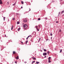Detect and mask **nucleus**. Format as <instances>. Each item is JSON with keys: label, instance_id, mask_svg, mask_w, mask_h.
<instances>
[{"label": "nucleus", "instance_id": "1", "mask_svg": "<svg viewBox=\"0 0 64 64\" xmlns=\"http://www.w3.org/2000/svg\"><path fill=\"white\" fill-rule=\"evenodd\" d=\"M24 27L25 29H27V28L28 27L27 24H26L24 25Z\"/></svg>", "mask_w": 64, "mask_h": 64}, {"label": "nucleus", "instance_id": "2", "mask_svg": "<svg viewBox=\"0 0 64 64\" xmlns=\"http://www.w3.org/2000/svg\"><path fill=\"white\" fill-rule=\"evenodd\" d=\"M23 21L24 22H27V19L26 18H24V19Z\"/></svg>", "mask_w": 64, "mask_h": 64}, {"label": "nucleus", "instance_id": "3", "mask_svg": "<svg viewBox=\"0 0 64 64\" xmlns=\"http://www.w3.org/2000/svg\"><path fill=\"white\" fill-rule=\"evenodd\" d=\"M43 55L44 56H46V55H47V53L46 52L43 53Z\"/></svg>", "mask_w": 64, "mask_h": 64}, {"label": "nucleus", "instance_id": "4", "mask_svg": "<svg viewBox=\"0 0 64 64\" xmlns=\"http://www.w3.org/2000/svg\"><path fill=\"white\" fill-rule=\"evenodd\" d=\"M3 4V3L2 2V0H0V4Z\"/></svg>", "mask_w": 64, "mask_h": 64}, {"label": "nucleus", "instance_id": "5", "mask_svg": "<svg viewBox=\"0 0 64 64\" xmlns=\"http://www.w3.org/2000/svg\"><path fill=\"white\" fill-rule=\"evenodd\" d=\"M13 27H14V26L13 25H12L11 29V30H13Z\"/></svg>", "mask_w": 64, "mask_h": 64}, {"label": "nucleus", "instance_id": "6", "mask_svg": "<svg viewBox=\"0 0 64 64\" xmlns=\"http://www.w3.org/2000/svg\"><path fill=\"white\" fill-rule=\"evenodd\" d=\"M16 59H19V56H17V57H16Z\"/></svg>", "mask_w": 64, "mask_h": 64}, {"label": "nucleus", "instance_id": "7", "mask_svg": "<svg viewBox=\"0 0 64 64\" xmlns=\"http://www.w3.org/2000/svg\"><path fill=\"white\" fill-rule=\"evenodd\" d=\"M16 23L17 24H20V22H18Z\"/></svg>", "mask_w": 64, "mask_h": 64}, {"label": "nucleus", "instance_id": "8", "mask_svg": "<svg viewBox=\"0 0 64 64\" xmlns=\"http://www.w3.org/2000/svg\"><path fill=\"white\" fill-rule=\"evenodd\" d=\"M28 42V40H26V44H27Z\"/></svg>", "mask_w": 64, "mask_h": 64}, {"label": "nucleus", "instance_id": "9", "mask_svg": "<svg viewBox=\"0 0 64 64\" xmlns=\"http://www.w3.org/2000/svg\"><path fill=\"white\" fill-rule=\"evenodd\" d=\"M40 40H41V38H39V40H38V42H39L40 41Z\"/></svg>", "mask_w": 64, "mask_h": 64}, {"label": "nucleus", "instance_id": "10", "mask_svg": "<svg viewBox=\"0 0 64 64\" xmlns=\"http://www.w3.org/2000/svg\"><path fill=\"white\" fill-rule=\"evenodd\" d=\"M51 57H49L48 58V60H50V59H51Z\"/></svg>", "mask_w": 64, "mask_h": 64}, {"label": "nucleus", "instance_id": "11", "mask_svg": "<svg viewBox=\"0 0 64 64\" xmlns=\"http://www.w3.org/2000/svg\"><path fill=\"white\" fill-rule=\"evenodd\" d=\"M64 12V10H63V11H62V12H61V13L62 14V13H63Z\"/></svg>", "mask_w": 64, "mask_h": 64}, {"label": "nucleus", "instance_id": "12", "mask_svg": "<svg viewBox=\"0 0 64 64\" xmlns=\"http://www.w3.org/2000/svg\"><path fill=\"white\" fill-rule=\"evenodd\" d=\"M48 62H49V63H51V61L50 60H48Z\"/></svg>", "mask_w": 64, "mask_h": 64}, {"label": "nucleus", "instance_id": "13", "mask_svg": "<svg viewBox=\"0 0 64 64\" xmlns=\"http://www.w3.org/2000/svg\"><path fill=\"white\" fill-rule=\"evenodd\" d=\"M38 28V26H36V29H38V28Z\"/></svg>", "mask_w": 64, "mask_h": 64}, {"label": "nucleus", "instance_id": "14", "mask_svg": "<svg viewBox=\"0 0 64 64\" xmlns=\"http://www.w3.org/2000/svg\"><path fill=\"white\" fill-rule=\"evenodd\" d=\"M62 50L61 49L60 50V53H61V52H62Z\"/></svg>", "mask_w": 64, "mask_h": 64}, {"label": "nucleus", "instance_id": "15", "mask_svg": "<svg viewBox=\"0 0 64 64\" xmlns=\"http://www.w3.org/2000/svg\"><path fill=\"white\" fill-rule=\"evenodd\" d=\"M36 64H39V62H36Z\"/></svg>", "mask_w": 64, "mask_h": 64}, {"label": "nucleus", "instance_id": "16", "mask_svg": "<svg viewBox=\"0 0 64 64\" xmlns=\"http://www.w3.org/2000/svg\"><path fill=\"white\" fill-rule=\"evenodd\" d=\"M21 3L22 4H24V2H23V1H22L21 2Z\"/></svg>", "mask_w": 64, "mask_h": 64}, {"label": "nucleus", "instance_id": "17", "mask_svg": "<svg viewBox=\"0 0 64 64\" xmlns=\"http://www.w3.org/2000/svg\"><path fill=\"white\" fill-rule=\"evenodd\" d=\"M45 19H46V20H47V19H48V18H47V17H46V18H45Z\"/></svg>", "mask_w": 64, "mask_h": 64}, {"label": "nucleus", "instance_id": "18", "mask_svg": "<svg viewBox=\"0 0 64 64\" xmlns=\"http://www.w3.org/2000/svg\"><path fill=\"white\" fill-rule=\"evenodd\" d=\"M15 3H15L14 4H12L13 6H14L15 5H16V4H15Z\"/></svg>", "mask_w": 64, "mask_h": 64}, {"label": "nucleus", "instance_id": "19", "mask_svg": "<svg viewBox=\"0 0 64 64\" xmlns=\"http://www.w3.org/2000/svg\"><path fill=\"white\" fill-rule=\"evenodd\" d=\"M38 20H41V18H39L38 19Z\"/></svg>", "mask_w": 64, "mask_h": 64}, {"label": "nucleus", "instance_id": "20", "mask_svg": "<svg viewBox=\"0 0 64 64\" xmlns=\"http://www.w3.org/2000/svg\"><path fill=\"white\" fill-rule=\"evenodd\" d=\"M36 30L38 31H39V30L38 29V28H37Z\"/></svg>", "mask_w": 64, "mask_h": 64}, {"label": "nucleus", "instance_id": "21", "mask_svg": "<svg viewBox=\"0 0 64 64\" xmlns=\"http://www.w3.org/2000/svg\"><path fill=\"white\" fill-rule=\"evenodd\" d=\"M20 30V28H18V31H19V30Z\"/></svg>", "mask_w": 64, "mask_h": 64}, {"label": "nucleus", "instance_id": "22", "mask_svg": "<svg viewBox=\"0 0 64 64\" xmlns=\"http://www.w3.org/2000/svg\"><path fill=\"white\" fill-rule=\"evenodd\" d=\"M5 17H4V21H5Z\"/></svg>", "mask_w": 64, "mask_h": 64}, {"label": "nucleus", "instance_id": "23", "mask_svg": "<svg viewBox=\"0 0 64 64\" xmlns=\"http://www.w3.org/2000/svg\"><path fill=\"white\" fill-rule=\"evenodd\" d=\"M44 52H46V50L45 49H44Z\"/></svg>", "mask_w": 64, "mask_h": 64}, {"label": "nucleus", "instance_id": "24", "mask_svg": "<svg viewBox=\"0 0 64 64\" xmlns=\"http://www.w3.org/2000/svg\"><path fill=\"white\" fill-rule=\"evenodd\" d=\"M49 51H48L47 52V53L48 54H49Z\"/></svg>", "mask_w": 64, "mask_h": 64}, {"label": "nucleus", "instance_id": "25", "mask_svg": "<svg viewBox=\"0 0 64 64\" xmlns=\"http://www.w3.org/2000/svg\"><path fill=\"white\" fill-rule=\"evenodd\" d=\"M16 53V52H15L14 51L13 52V54H15V53Z\"/></svg>", "mask_w": 64, "mask_h": 64}, {"label": "nucleus", "instance_id": "26", "mask_svg": "<svg viewBox=\"0 0 64 64\" xmlns=\"http://www.w3.org/2000/svg\"><path fill=\"white\" fill-rule=\"evenodd\" d=\"M58 32H61V30H60Z\"/></svg>", "mask_w": 64, "mask_h": 64}, {"label": "nucleus", "instance_id": "27", "mask_svg": "<svg viewBox=\"0 0 64 64\" xmlns=\"http://www.w3.org/2000/svg\"><path fill=\"white\" fill-rule=\"evenodd\" d=\"M15 63H16V64H17V61H15Z\"/></svg>", "mask_w": 64, "mask_h": 64}, {"label": "nucleus", "instance_id": "28", "mask_svg": "<svg viewBox=\"0 0 64 64\" xmlns=\"http://www.w3.org/2000/svg\"><path fill=\"white\" fill-rule=\"evenodd\" d=\"M13 20H15V18H13Z\"/></svg>", "mask_w": 64, "mask_h": 64}, {"label": "nucleus", "instance_id": "29", "mask_svg": "<svg viewBox=\"0 0 64 64\" xmlns=\"http://www.w3.org/2000/svg\"><path fill=\"white\" fill-rule=\"evenodd\" d=\"M56 23H58V21H56Z\"/></svg>", "mask_w": 64, "mask_h": 64}, {"label": "nucleus", "instance_id": "30", "mask_svg": "<svg viewBox=\"0 0 64 64\" xmlns=\"http://www.w3.org/2000/svg\"><path fill=\"white\" fill-rule=\"evenodd\" d=\"M50 35L51 36H52V33H50Z\"/></svg>", "mask_w": 64, "mask_h": 64}, {"label": "nucleus", "instance_id": "31", "mask_svg": "<svg viewBox=\"0 0 64 64\" xmlns=\"http://www.w3.org/2000/svg\"><path fill=\"white\" fill-rule=\"evenodd\" d=\"M34 60H36V58H34Z\"/></svg>", "mask_w": 64, "mask_h": 64}, {"label": "nucleus", "instance_id": "32", "mask_svg": "<svg viewBox=\"0 0 64 64\" xmlns=\"http://www.w3.org/2000/svg\"><path fill=\"white\" fill-rule=\"evenodd\" d=\"M38 27H39V28L40 27V25H38Z\"/></svg>", "mask_w": 64, "mask_h": 64}, {"label": "nucleus", "instance_id": "33", "mask_svg": "<svg viewBox=\"0 0 64 64\" xmlns=\"http://www.w3.org/2000/svg\"><path fill=\"white\" fill-rule=\"evenodd\" d=\"M30 37V36H29L28 37V38H29V37Z\"/></svg>", "mask_w": 64, "mask_h": 64}, {"label": "nucleus", "instance_id": "34", "mask_svg": "<svg viewBox=\"0 0 64 64\" xmlns=\"http://www.w3.org/2000/svg\"><path fill=\"white\" fill-rule=\"evenodd\" d=\"M21 43H22V44H23V42L22 41H21Z\"/></svg>", "mask_w": 64, "mask_h": 64}, {"label": "nucleus", "instance_id": "35", "mask_svg": "<svg viewBox=\"0 0 64 64\" xmlns=\"http://www.w3.org/2000/svg\"><path fill=\"white\" fill-rule=\"evenodd\" d=\"M59 14H58V16H59V14H60V12H59Z\"/></svg>", "mask_w": 64, "mask_h": 64}, {"label": "nucleus", "instance_id": "36", "mask_svg": "<svg viewBox=\"0 0 64 64\" xmlns=\"http://www.w3.org/2000/svg\"><path fill=\"white\" fill-rule=\"evenodd\" d=\"M28 37H27V38H26V40H28Z\"/></svg>", "mask_w": 64, "mask_h": 64}, {"label": "nucleus", "instance_id": "37", "mask_svg": "<svg viewBox=\"0 0 64 64\" xmlns=\"http://www.w3.org/2000/svg\"><path fill=\"white\" fill-rule=\"evenodd\" d=\"M24 63H27V62H24Z\"/></svg>", "mask_w": 64, "mask_h": 64}, {"label": "nucleus", "instance_id": "38", "mask_svg": "<svg viewBox=\"0 0 64 64\" xmlns=\"http://www.w3.org/2000/svg\"><path fill=\"white\" fill-rule=\"evenodd\" d=\"M29 9L30 10L28 11H31V9H30V8H29Z\"/></svg>", "mask_w": 64, "mask_h": 64}, {"label": "nucleus", "instance_id": "39", "mask_svg": "<svg viewBox=\"0 0 64 64\" xmlns=\"http://www.w3.org/2000/svg\"><path fill=\"white\" fill-rule=\"evenodd\" d=\"M46 57H47V56H45L44 57V58H46Z\"/></svg>", "mask_w": 64, "mask_h": 64}, {"label": "nucleus", "instance_id": "40", "mask_svg": "<svg viewBox=\"0 0 64 64\" xmlns=\"http://www.w3.org/2000/svg\"><path fill=\"white\" fill-rule=\"evenodd\" d=\"M48 40H49V39H47L46 40V41H48Z\"/></svg>", "mask_w": 64, "mask_h": 64}, {"label": "nucleus", "instance_id": "41", "mask_svg": "<svg viewBox=\"0 0 64 64\" xmlns=\"http://www.w3.org/2000/svg\"><path fill=\"white\" fill-rule=\"evenodd\" d=\"M7 3L8 4H8H9V2H7Z\"/></svg>", "mask_w": 64, "mask_h": 64}, {"label": "nucleus", "instance_id": "42", "mask_svg": "<svg viewBox=\"0 0 64 64\" xmlns=\"http://www.w3.org/2000/svg\"><path fill=\"white\" fill-rule=\"evenodd\" d=\"M21 9L23 8V7L21 6Z\"/></svg>", "mask_w": 64, "mask_h": 64}, {"label": "nucleus", "instance_id": "43", "mask_svg": "<svg viewBox=\"0 0 64 64\" xmlns=\"http://www.w3.org/2000/svg\"><path fill=\"white\" fill-rule=\"evenodd\" d=\"M52 37H51V39H52Z\"/></svg>", "mask_w": 64, "mask_h": 64}, {"label": "nucleus", "instance_id": "44", "mask_svg": "<svg viewBox=\"0 0 64 64\" xmlns=\"http://www.w3.org/2000/svg\"><path fill=\"white\" fill-rule=\"evenodd\" d=\"M5 37H6V34H5Z\"/></svg>", "mask_w": 64, "mask_h": 64}, {"label": "nucleus", "instance_id": "45", "mask_svg": "<svg viewBox=\"0 0 64 64\" xmlns=\"http://www.w3.org/2000/svg\"><path fill=\"white\" fill-rule=\"evenodd\" d=\"M16 14L17 15H18V14Z\"/></svg>", "mask_w": 64, "mask_h": 64}, {"label": "nucleus", "instance_id": "46", "mask_svg": "<svg viewBox=\"0 0 64 64\" xmlns=\"http://www.w3.org/2000/svg\"><path fill=\"white\" fill-rule=\"evenodd\" d=\"M9 21V20H8V21Z\"/></svg>", "mask_w": 64, "mask_h": 64}, {"label": "nucleus", "instance_id": "47", "mask_svg": "<svg viewBox=\"0 0 64 64\" xmlns=\"http://www.w3.org/2000/svg\"><path fill=\"white\" fill-rule=\"evenodd\" d=\"M4 48H6V47H5V46L4 47Z\"/></svg>", "mask_w": 64, "mask_h": 64}, {"label": "nucleus", "instance_id": "48", "mask_svg": "<svg viewBox=\"0 0 64 64\" xmlns=\"http://www.w3.org/2000/svg\"><path fill=\"white\" fill-rule=\"evenodd\" d=\"M12 64H13V62H12Z\"/></svg>", "mask_w": 64, "mask_h": 64}, {"label": "nucleus", "instance_id": "49", "mask_svg": "<svg viewBox=\"0 0 64 64\" xmlns=\"http://www.w3.org/2000/svg\"><path fill=\"white\" fill-rule=\"evenodd\" d=\"M34 35L35 34H33Z\"/></svg>", "mask_w": 64, "mask_h": 64}, {"label": "nucleus", "instance_id": "50", "mask_svg": "<svg viewBox=\"0 0 64 64\" xmlns=\"http://www.w3.org/2000/svg\"><path fill=\"white\" fill-rule=\"evenodd\" d=\"M26 2H25V3H26Z\"/></svg>", "mask_w": 64, "mask_h": 64}, {"label": "nucleus", "instance_id": "51", "mask_svg": "<svg viewBox=\"0 0 64 64\" xmlns=\"http://www.w3.org/2000/svg\"><path fill=\"white\" fill-rule=\"evenodd\" d=\"M2 50H1V51Z\"/></svg>", "mask_w": 64, "mask_h": 64}, {"label": "nucleus", "instance_id": "52", "mask_svg": "<svg viewBox=\"0 0 64 64\" xmlns=\"http://www.w3.org/2000/svg\"><path fill=\"white\" fill-rule=\"evenodd\" d=\"M35 33V32H34Z\"/></svg>", "mask_w": 64, "mask_h": 64}, {"label": "nucleus", "instance_id": "53", "mask_svg": "<svg viewBox=\"0 0 64 64\" xmlns=\"http://www.w3.org/2000/svg\"><path fill=\"white\" fill-rule=\"evenodd\" d=\"M56 49H55V50H56Z\"/></svg>", "mask_w": 64, "mask_h": 64}]
</instances>
